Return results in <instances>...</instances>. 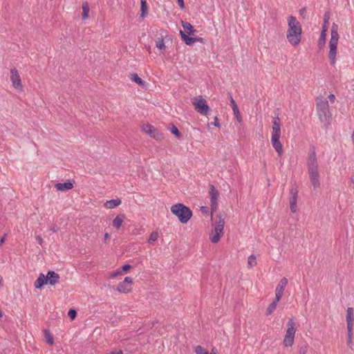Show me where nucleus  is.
I'll return each instance as SVG.
<instances>
[{
    "mask_svg": "<svg viewBox=\"0 0 354 354\" xmlns=\"http://www.w3.org/2000/svg\"><path fill=\"white\" fill-rule=\"evenodd\" d=\"M121 274H122V271L118 270V271L112 272L111 274V275H110V277L111 278H115V277H118V275H120Z\"/></svg>",
    "mask_w": 354,
    "mask_h": 354,
    "instance_id": "42",
    "label": "nucleus"
},
{
    "mask_svg": "<svg viewBox=\"0 0 354 354\" xmlns=\"http://www.w3.org/2000/svg\"><path fill=\"white\" fill-rule=\"evenodd\" d=\"M224 234L223 230L214 227V234H210L209 239L213 243H217Z\"/></svg>",
    "mask_w": 354,
    "mask_h": 354,
    "instance_id": "16",
    "label": "nucleus"
},
{
    "mask_svg": "<svg viewBox=\"0 0 354 354\" xmlns=\"http://www.w3.org/2000/svg\"><path fill=\"white\" fill-rule=\"evenodd\" d=\"M2 316H3V313H2L1 310L0 309V318L2 317Z\"/></svg>",
    "mask_w": 354,
    "mask_h": 354,
    "instance_id": "57",
    "label": "nucleus"
},
{
    "mask_svg": "<svg viewBox=\"0 0 354 354\" xmlns=\"http://www.w3.org/2000/svg\"><path fill=\"white\" fill-rule=\"evenodd\" d=\"M327 24H323V26H322V32H324V33H326V31H327Z\"/></svg>",
    "mask_w": 354,
    "mask_h": 354,
    "instance_id": "50",
    "label": "nucleus"
},
{
    "mask_svg": "<svg viewBox=\"0 0 354 354\" xmlns=\"http://www.w3.org/2000/svg\"><path fill=\"white\" fill-rule=\"evenodd\" d=\"M147 14V6L146 0H141V17L144 18Z\"/></svg>",
    "mask_w": 354,
    "mask_h": 354,
    "instance_id": "32",
    "label": "nucleus"
},
{
    "mask_svg": "<svg viewBox=\"0 0 354 354\" xmlns=\"http://www.w3.org/2000/svg\"><path fill=\"white\" fill-rule=\"evenodd\" d=\"M6 234H5L1 239H0V246H1L5 241H6Z\"/></svg>",
    "mask_w": 354,
    "mask_h": 354,
    "instance_id": "45",
    "label": "nucleus"
},
{
    "mask_svg": "<svg viewBox=\"0 0 354 354\" xmlns=\"http://www.w3.org/2000/svg\"><path fill=\"white\" fill-rule=\"evenodd\" d=\"M171 212L176 215L181 223L185 224L192 216V210L183 203H177L171 207Z\"/></svg>",
    "mask_w": 354,
    "mask_h": 354,
    "instance_id": "4",
    "label": "nucleus"
},
{
    "mask_svg": "<svg viewBox=\"0 0 354 354\" xmlns=\"http://www.w3.org/2000/svg\"><path fill=\"white\" fill-rule=\"evenodd\" d=\"M55 187L59 191H65L71 189L73 187V185L69 181L63 183H58L55 185Z\"/></svg>",
    "mask_w": 354,
    "mask_h": 354,
    "instance_id": "22",
    "label": "nucleus"
},
{
    "mask_svg": "<svg viewBox=\"0 0 354 354\" xmlns=\"http://www.w3.org/2000/svg\"><path fill=\"white\" fill-rule=\"evenodd\" d=\"M279 138L280 137H277V139L274 140V136H272L271 140L273 147L279 154H281L282 153V145L279 142Z\"/></svg>",
    "mask_w": 354,
    "mask_h": 354,
    "instance_id": "23",
    "label": "nucleus"
},
{
    "mask_svg": "<svg viewBox=\"0 0 354 354\" xmlns=\"http://www.w3.org/2000/svg\"><path fill=\"white\" fill-rule=\"evenodd\" d=\"M171 132L176 135L177 137H180V136L179 130L175 125H172V127L171 128Z\"/></svg>",
    "mask_w": 354,
    "mask_h": 354,
    "instance_id": "38",
    "label": "nucleus"
},
{
    "mask_svg": "<svg viewBox=\"0 0 354 354\" xmlns=\"http://www.w3.org/2000/svg\"><path fill=\"white\" fill-rule=\"evenodd\" d=\"M107 354H123L122 351H112Z\"/></svg>",
    "mask_w": 354,
    "mask_h": 354,
    "instance_id": "52",
    "label": "nucleus"
},
{
    "mask_svg": "<svg viewBox=\"0 0 354 354\" xmlns=\"http://www.w3.org/2000/svg\"><path fill=\"white\" fill-rule=\"evenodd\" d=\"M316 111L319 120L328 127L332 122V113L330 111L328 102L326 98L319 96L316 99Z\"/></svg>",
    "mask_w": 354,
    "mask_h": 354,
    "instance_id": "2",
    "label": "nucleus"
},
{
    "mask_svg": "<svg viewBox=\"0 0 354 354\" xmlns=\"http://www.w3.org/2000/svg\"><path fill=\"white\" fill-rule=\"evenodd\" d=\"M131 79L133 82L137 83L139 86L142 87L146 86V82L142 80L137 73L131 74Z\"/></svg>",
    "mask_w": 354,
    "mask_h": 354,
    "instance_id": "27",
    "label": "nucleus"
},
{
    "mask_svg": "<svg viewBox=\"0 0 354 354\" xmlns=\"http://www.w3.org/2000/svg\"><path fill=\"white\" fill-rule=\"evenodd\" d=\"M177 3L181 9L185 8V3L183 0H177Z\"/></svg>",
    "mask_w": 354,
    "mask_h": 354,
    "instance_id": "44",
    "label": "nucleus"
},
{
    "mask_svg": "<svg viewBox=\"0 0 354 354\" xmlns=\"http://www.w3.org/2000/svg\"><path fill=\"white\" fill-rule=\"evenodd\" d=\"M89 6L88 2H84L82 4V19H86L88 17Z\"/></svg>",
    "mask_w": 354,
    "mask_h": 354,
    "instance_id": "29",
    "label": "nucleus"
},
{
    "mask_svg": "<svg viewBox=\"0 0 354 354\" xmlns=\"http://www.w3.org/2000/svg\"><path fill=\"white\" fill-rule=\"evenodd\" d=\"M195 41H199V42H201L202 44H205V39L203 38H202V37H194V42Z\"/></svg>",
    "mask_w": 354,
    "mask_h": 354,
    "instance_id": "43",
    "label": "nucleus"
},
{
    "mask_svg": "<svg viewBox=\"0 0 354 354\" xmlns=\"http://www.w3.org/2000/svg\"><path fill=\"white\" fill-rule=\"evenodd\" d=\"M125 218V215L123 214H120L115 216V218L113 221V226L116 229H120L122 226V224Z\"/></svg>",
    "mask_w": 354,
    "mask_h": 354,
    "instance_id": "20",
    "label": "nucleus"
},
{
    "mask_svg": "<svg viewBox=\"0 0 354 354\" xmlns=\"http://www.w3.org/2000/svg\"><path fill=\"white\" fill-rule=\"evenodd\" d=\"M159 236V234L157 232H153L149 236V239H148V243H153L156 241L158 240Z\"/></svg>",
    "mask_w": 354,
    "mask_h": 354,
    "instance_id": "35",
    "label": "nucleus"
},
{
    "mask_svg": "<svg viewBox=\"0 0 354 354\" xmlns=\"http://www.w3.org/2000/svg\"><path fill=\"white\" fill-rule=\"evenodd\" d=\"M308 350L307 346H303L299 348V354H306Z\"/></svg>",
    "mask_w": 354,
    "mask_h": 354,
    "instance_id": "39",
    "label": "nucleus"
},
{
    "mask_svg": "<svg viewBox=\"0 0 354 354\" xmlns=\"http://www.w3.org/2000/svg\"><path fill=\"white\" fill-rule=\"evenodd\" d=\"M180 35L185 44L190 46L194 43V37H189V35H186L183 30H180Z\"/></svg>",
    "mask_w": 354,
    "mask_h": 354,
    "instance_id": "26",
    "label": "nucleus"
},
{
    "mask_svg": "<svg viewBox=\"0 0 354 354\" xmlns=\"http://www.w3.org/2000/svg\"><path fill=\"white\" fill-rule=\"evenodd\" d=\"M133 283V279L129 277H126L123 281L120 282L116 290L121 293L127 294L132 290L131 284Z\"/></svg>",
    "mask_w": 354,
    "mask_h": 354,
    "instance_id": "10",
    "label": "nucleus"
},
{
    "mask_svg": "<svg viewBox=\"0 0 354 354\" xmlns=\"http://www.w3.org/2000/svg\"><path fill=\"white\" fill-rule=\"evenodd\" d=\"M36 239L37 240V241H38L39 244L40 245H42V243H43V239H42V238H41L40 236H36Z\"/></svg>",
    "mask_w": 354,
    "mask_h": 354,
    "instance_id": "51",
    "label": "nucleus"
},
{
    "mask_svg": "<svg viewBox=\"0 0 354 354\" xmlns=\"http://www.w3.org/2000/svg\"><path fill=\"white\" fill-rule=\"evenodd\" d=\"M326 37V33H324V32H321L320 37H319V42H318V46L320 48H322V46H324L325 45Z\"/></svg>",
    "mask_w": 354,
    "mask_h": 354,
    "instance_id": "34",
    "label": "nucleus"
},
{
    "mask_svg": "<svg viewBox=\"0 0 354 354\" xmlns=\"http://www.w3.org/2000/svg\"><path fill=\"white\" fill-rule=\"evenodd\" d=\"M290 194L291 195L290 198V208L291 212L295 213L297 212V202L298 190H297L296 189H291L290 190Z\"/></svg>",
    "mask_w": 354,
    "mask_h": 354,
    "instance_id": "14",
    "label": "nucleus"
},
{
    "mask_svg": "<svg viewBox=\"0 0 354 354\" xmlns=\"http://www.w3.org/2000/svg\"><path fill=\"white\" fill-rule=\"evenodd\" d=\"M224 224H225L224 215L222 213L218 214L216 216V221H215L214 227L223 230Z\"/></svg>",
    "mask_w": 354,
    "mask_h": 354,
    "instance_id": "21",
    "label": "nucleus"
},
{
    "mask_svg": "<svg viewBox=\"0 0 354 354\" xmlns=\"http://www.w3.org/2000/svg\"><path fill=\"white\" fill-rule=\"evenodd\" d=\"M278 301H277V298H275L274 300L268 306L266 313L267 315H271L275 310Z\"/></svg>",
    "mask_w": 354,
    "mask_h": 354,
    "instance_id": "28",
    "label": "nucleus"
},
{
    "mask_svg": "<svg viewBox=\"0 0 354 354\" xmlns=\"http://www.w3.org/2000/svg\"><path fill=\"white\" fill-rule=\"evenodd\" d=\"M142 130L156 140H162L164 138L163 134L151 124H147L142 125Z\"/></svg>",
    "mask_w": 354,
    "mask_h": 354,
    "instance_id": "9",
    "label": "nucleus"
},
{
    "mask_svg": "<svg viewBox=\"0 0 354 354\" xmlns=\"http://www.w3.org/2000/svg\"><path fill=\"white\" fill-rule=\"evenodd\" d=\"M351 183L352 184H353V185H354V176L351 177Z\"/></svg>",
    "mask_w": 354,
    "mask_h": 354,
    "instance_id": "55",
    "label": "nucleus"
},
{
    "mask_svg": "<svg viewBox=\"0 0 354 354\" xmlns=\"http://www.w3.org/2000/svg\"><path fill=\"white\" fill-rule=\"evenodd\" d=\"M209 195H210V207L211 214L216 212L218 207V192L216 189L213 185H209Z\"/></svg>",
    "mask_w": 354,
    "mask_h": 354,
    "instance_id": "11",
    "label": "nucleus"
},
{
    "mask_svg": "<svg viewBox=\"0 0 354 354\" xmlns=\"http://www.w3.org/2000/svg\"><path fill=\"white\" fill-rule=\"evenodd\" d=\"M288 30L286 38L293 46L299 44L301 39L302 28L295 17L290 16L288 18Z\"/></svg>",
    "mask_w": 354,
    "mask_h": 354,
    "instance_id": "1",
    "label": "nucleus"
},
{
    "mask_svg": "<svg viewBox=\"0 0 354 354\" xmlns=\"http://www.w3.org/2000/svg\"><path fill=\"white\" fill-rule=\"evenodd\" d=\"M328 19H329V15H328V13H326L324 16V23L328 24Z\"/></svg>",
    "mask_w": 354,
    "mask_h": 354,
    "instance_id": "47",
    "label": "nucleus"
},
{
    "mask_svg": "<svg viewBox=\"0 0 354 354\" xmlns=\"http://www.w3.org/2000/svg\"><path fill=\"white\" fill-rule=\"evenodd\" d=\"M288 284V279L286 277H283L279 283H278L276 290H275V298H277V301H280L282 298L283 291L285 290L286 286Z\"/></svg>",
    "mask_w": 354,
    "mask_h": 354,
    "instance_id": "13",
    "label": "nucleus"
},
{
    "mask_svg": "<svg viewBox=\"0 0 354 354\" xmlns=\"http://www.w3.org/2000/svg\"><path fill=\"white\" fill-rule=\"evenodd\" d=\"M346 321L348 336L347 344L350 348H352V339L353 337L354 313L353 308L351 307H348L346 309Z\"/></svg>",
    "mask_w": 354,
    "mask_h": 354,
    "instance_id": "6",
    "label": "nucleus"
},
{
    "mask_svg": "<svg viewBox=\"0 0 354 354\" xmlns=\"http://www.w3.org/2000/svg\"><path fill=\"white\" fill-rule=\"evenodd\" d=\"M248 267L252 268L257 265L256 257L254 254L250 255L248 259Z\"/></svg>",
    "mask_w": 354,
    "mask_h": 354,
    "instance_id": "33",
    "label": "nucleus"
},
{
    "mask_svg": "<svg viewBox=\"0 0 354 354\" xmlns=\"http://www.w3.org/2000/svg\"><path fill=\"white\" fill-rule=\"evenodd\" d=\"M201 210L204 214H207L209 212L208 207H201Z\"/></svg>",
    "mask_w": 354,
    "mask_h": 354,
    "instance_id": "48",
    "label": "nucleus"
},
{
    "mask_svg": "<svg viewBox=\"0 0 354 354\" xmlns=\"http://www.w3.org/2000/svg\"><path fill=\"white\" fill-rule=\"evenodd\" d=\"M352 140H353V142L354 144V130H353V132L352 133Z\"/></svg>",
    "mask_w": 354,
    "mask_h": 354,
    "instance_id": "56",
    "label": "nucleus"
},
{
    "mask_svg": "<svg viewBox=\"0 0 354 354\" xmlns=\"http://www.w3.org/2000/svg\"><path fill=\"white\" fill-rule=\"evenodd\" d=\"M68 317L73 320L77 316V312L75 309H70L68 312Z\"/></svg>",
    "mask_w": 354,
    "mask_h": 354,
    "instance_id": "37",
    "label": "nucleus"
},
{
    "mask_svg": "<svg viewBox=\"0 0 354 354\" xmlns=\"http://www.w3.org/2000/svg\"><path fill=\"white\" fill-rule=\"evenodd\" d=\"M288 328L283 339V344L285 346H292L294 343L295 335L297 330L295 323L292 318H290L288 324Z\"/></svg>",
    "mask_w": 354,
    "mask_h": 354,
    "instance_id": "8",
    "label": "nucleus"
},
{
    "mask_svg": "<svg viewBox=\"0 0 354 354\" xmlns=\"http://www.w3.org/2000/svg\"><path fill=\"white\" fill-rule=\"evenodd\" d=\"M308 166L310 183L314 188L318 187L320 183L316 156H309L308 159Z\"/></svg>",
    "mask_w": 354,
    "mask_h": 354,
    "instance_id": "5",
    "label": "nucleus"
},
{
    "mask_svg": "<svg viewBox=\"0 0 354 354\" xmlns=\"http://www.w3.org/2000/svg\"><path fill=\"white\" fill-rule=\"evenodd\" d=\"M328 98L330 100V101L333 103L335 102V96L334 94H330L328 95Z\"/></svg>",
    "mask_w": 354,
    "mask_h": 354,
    "instance_id": "49",
    "label": "nucleus"
},
{
    "mask_svg": "<svg viewBox=\"0 0 354 354\" xmlns=\"http://www.w3.org/2000/svg\"><path fill=\"white\" fill-rule=\"evenodd\" d=\"M44 337L46 338V342L48 344H50V345L53 344V342H54L53 337L51 335L50 331L47 329L44 330Z\"/></svg>",
    "mask_w": 354,
    "mask_h": 354,
    "instance_id": "31",
    "label": "nucleus"
},
{
    "mask_svg": "<svg viewBox=\"0 0 354 354\" xmlns=\"http://www.w3.org/2000/svg\"><path fill=\"white\" fill-rule=\"evenodd\" d=\"M196 354H208L207 351L201 346L198 345L194 348Z\"/></svg>",
    "mask_w": 354,
    "mask_h": 354,
    "instance_id": "36",
    "label": "nucleus"
},
{
    "mask_svg": "<svg viewBox=\"0 0 354 354\" xmlns=\"http://www.w3.org/2000/svg\"><path fill=\"white\" fill-rule=\"evenodd\" d=\"M131 266L129 264H126V265H124L122 267V269L120 271L124 272H127L130 268H131Z\"/></svg>",
    "mask_w": 354,
    "mask_h": 354,
    "instance_id": "41",
    "label": "nucleus"
},
{
    "mask_svg": "<svg viewBox=\"0 0 354 354\" xmlns=\"http://www.w3.org/2000/svg\"><path fill=\"white\" fill-rule=\"evenodd\" d=\"M121 202L122 201L120 198L112 199L110 201H107L104 203V206H105V207H106L108 209H113V208L118 206L119 205H120Z\"/></svg>",
    "mask_w": 354,
    "mask_h": 354,
    "instance_id": "25",
    "label": "nucleus"
},
{
    "mask_svg": "<svg viewBox=\"0 0 354 354\" xmlns=\"http://www.w3.org/2000/svg\"><path fill=\"white\" fill-rule=\"evenodd\" d=\"M50 230L53 232H57L58 230V227L57 226H53L50 228Z\"/></svg>",
    "mask_w": 354,
    "mask_h": 354,
    "instance_id": "53",
    "label": "nucleus"
},
{
    "mask_svg": "<svg viewBox=\"0 0 354 354\" xmlns=\"http://www.w3.org/2000/svg\"><path fill=\"white\" fill-rule=\"evenodd\" d=\"M279 118L277 116L273 122H272V135L274 136V140L277 139V137H280V123H279Z\"/></svg>",
    "mask_w": 354,
    "mask_h": 354,
    "instance_id": "17",
    "label": "nucleus"
},
{
    "mask_svg": "<svg viewBox=\"0 0 354 354\" xmlns=\"http://www.w3.org/2000/svg\"><path fill=\"white\" fill-rule=\"evenodd\" d=\"M10 80L12 82V86L19 91H21L23 86L20 75L17 68H14L10 70Z\"/></svg>",
    "mask_w": 354,
    "mask_h": 354,
    "instance_id": "12",
    "label": "nucleus"
},
{
    "mask_svg": "<svg viewBox=\"0 0 354 354\" xmlns=\"http://www.w3.org/2000/svg\"><path fill=\"white\" fill-rule=\"evenodd\" d=\"M306 11V8L304 7V8H302L299 10V14L304 18V14Z\"/></svg>",
    "mask_w": 354,
    "mask_h": 354,
    "instance_id": "46",
    "label": "nucleus"
},
{
    "mask_svg": "<svg viewBox=\"0 0 354 354\" xmlns=\"http://www.w3.org/2000/svg\"><path fill=\"white\" fill-rule=\"evenodd\" d=\"M46 284H47L46 277L43 273H41L35 281L34 286L35 288L40 289Z\"/></svg>",
    "mask_w": 354,
    "mask_h": 354,
    "instance_id": "19",
    "label": "nucleus"
},
{
    "mask_svg": "<svg viewBox=\"0 0 354 354\" xmlns=\"http://www.w3.org/2000/svg\"><path fill=\"white\" fill-rule=\"evenodd\" d=\"M46 277L47 283H49L50 286H55L58 283L60 279L59 275L54 271H48Z\"/></svg>",
    "mask_w": 354,
    "mask_h": 354,
    "instance_id": "15",
    "label": "nucleus"
},
{
    "mask_svg": "<svg viewBox=\"0 0 354 354\" xmlns=\"http://www.w3.org/2000/svg\"><path fill=\"white\" fill-rule=\"evenodd\" d=\"M230 103H231V106L232 108L234 115L235 118H236V120H238V122H241L242 118L241 116V113L239 110L238 106L236 105L234 100L233 99V97H232L231 95H230Z\"/></svg>",
    "mask_w": 354,
    "mask_h": 354,
    "instance_id": "18",
    "label": "nucleus"
},
{
    "mask_svg": "<svg viewBox=\"0 0 354 354\" xmlns=\"http://www.w3.org/2000/svg\"><path fill=\"white\" fill-rule=\"evenodd\" d=\"M156 46L159 48L162 52H165L166 50V46L163 38H158L156 41Z\"/></svg>",
    "mask_w": 354,
    "mask_h": 354,
    "instance_id": "30",
    "label": "nucleus"
},
{
    "mask_svg": "<svg viewBox=\"0 0 354 354\" xmlns=\"http://www.w3.org/2000/svg\"><path fill=\"white\" fill-rule=\"evenodd\" d=\"M210 124L211 125H214V126L217 127H221V124H220V123L218 122V118L216 116L214 118V122H211Z\"/></svg>",
    "mask_w": 354,
    "mask_h": 354,
    "instance_id": "40",
    "label": "nucleus"
},
{
    "mask_svg": "<svg viewBox=\"0 0 354 354\" xmlns=\"http://www.w3.org/2000/svg\"><path fill=\"white\" fill-rule=\"evenodd\" d=\"M109 239V234L108 233H105V234H104V241H105V242Z\"/></svg>",
    "mask_w": 354,
    "mask_h": 354,
    "instance_id": "54",
    "label": "nucleus"
},
{
    "mask_svg": "<svg viewBox=\"0 0 354 354\" xmlns=\"http://www.w3.org/2000/svg\"><path fill=\"white\" fill-rule=\"evenodd\" d=\"M181 25L189 35H194L196 32L192 25L187 21H181Z\"/></svg>",
    "mask_w": 354,
    "mask_h": 354,
    "instance_id": "24",
    "label": "nucleus"
},
{
    "mask_svg": "<svg viewBox=\"0 0 354 354\" xmlns=\"http://www.w3.org/2000/svg\"><path fill=\"white\" fill-rule=\"evenodd\" d=\"M315 151H313V153H312V155H315Z\"/></svg>",
    "mask_w": 354,
    "mask_h": 354,
    "instance_id": "58",
    "label": "nucleus"
},
{
    "mask_svg": "<svg viewBox=\"0 0 354 354\" xmlns=\"http://www.w3.org/2000/svg\"><path fill=\"white\" fill-rule=\"evenodd\" d=\"M338 26L336 24H333L330 30V39L329 41V53L328 58L330 60V64L333 66L335 62V57L337 54V46L339 39V35L337 32Z\"/></svg>",
    "mask_w": 354,
    "mask_h": 354,
    "instance_id": "3",
    "label": "nucleus"
},
{
    "mask_svg": "<svg viewBox=\"0 0 354 354\" xmlns=\"http://www.w3.org/2000/svg\"><path fill=\"white\" fill-rule=\"evenodd\" d=\"M194 109L201 115H207L210 113V108L202 95L196 96L192 99Z\"/></svg>",
    "mask_w": 354,
    "mask_h": 354,
    "instance_id": "7",
    "label": "nucleus"
}]
</instances>
